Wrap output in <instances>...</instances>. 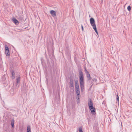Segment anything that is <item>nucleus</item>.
I'll return each instance as SVG.
<instances>
[{"label":"nucleus","instance_id":"21","mask_svg":"<svg viewBox=\"0 0 132 132\" xmlns=\"http://www.w3.org/2000/svg\"><path fill=\"white\" fill-rule=\"evenodd\" d=\"M79 132H83L82 129L81 128H80L79 129Z\"/></svg>","mask_w":132,"mask_h":132},{"label":"nucleus","instance_id":"8","mask_svg":"<svg viewBox=\"0 0 132 132\" xmlns=\"http://www.w3.org/2000/svg\"><path fill=\"white\" fill-rule=\"evenodd\" d=\"M27 132H31L30 127L29 125L27 126Z\"/></svg>","mask_w":132,"mask_h":132},{"label":"nucleus","instance_id":"7","mask_svg":"<svg viewBox=\"0 0 132 132\" xmlns=\"http://www.w3.org/2000/svg\"><path fill=\"white\" fill-rule=\"evenodd\" d=\"M13 22L16 24H19L18 21L15 18H14L13 19Z\"/></svg>","mask_w":132,"mask_h":132},{"label":"nucleus","instance_id":"18","mask_svg":"<svg viewBox=\"0 0 132 132\" xmlns=\"http://www.w3.org/2000/svg\"><path fill=\"white\" fill-rule=\"evenodd\" d=\"M84 69H85L84 71L85 72V73H88V72H88V71H87V70L86 69V67H84Z\"/></svg>","mask_w":132,"mask_h":132},{"label":"nucleus","instance_id":"2","mask_svg":"<svg viewBox=\"0 0 132 132\" xmlns=\"http://www.w3.org/2000/svg\"><path fill=\"white\" fill-rule=\"evenodd\" d=\"M88 104L89 108V109L92 112H95V109L93 106V103L90 98L88 99Z\"/></svg>","mask_w":132,"mask_h":132},{"label":"nucleus","instance_id":"1","mask_svg":"<svg viewBox=\"0 0 132 132\" xmlns=\"http://www.w3.org/2000/svg\"><path fill=\"white\" fill-rule=\"evenodd\" d=\"M79 82L81 90H83L84 88V77L81 71H79Z\"/></svg>","mask_w":132,"mask_h":132},{"label":"nucleus","instance_id":"4","mask_svg":"<svg viewBox=\"0 0 132 132\" xmlns=\"http://www.w3.org/2000/svg\"><path fill=\"white\" fill-rule=\"evenodd\" d=\"M50 13L52 16L54 17L56 15V12L55 11L53 10H51L50 11Z\"/></svg>","mask_w":132,"mask_h":132},{"label":"nucleus","instance_id":"23","mask_svg":"<svg viewBox=\"0 0 132 132\" xmlns=\"http://www.w3.org/2000/svg\"><path fill=\"white\" fill-rule=\"evenodd\" d=\"M81 27L82 30V31H83L84 30V28H83V26L82 25L81 26Z\"/></svg>","mask_w":132,"mask_h":132},{"label":"nucleus","instance_id":"14","mask_svg":"<svg viewBox=\"0 0 132 132\" xmlns=\"http://www.w3.org/2000/svg\"><path fill=\"white\" fill-rule=\"evenodd\" d=\"M75 86L79 85L78 81L77 80L75 81Z\"/></svg>","mask_w":132,"mask_h":132},{"label":"nucleus","instance_id":"3","mask_svg":"<svg viewBox=\"0 0 132 132\" xmlns=\"http://www.w3.org/2000/svg\"><path fill=\"white\" fill-rule=\"evenodd\" d=\"M90 23L93 27L96 26L95 23V20L93 18H91L90 19Z\"/></svg>","mask_w":132,"mask_h":132},{"label":"nucleus","instance_id":"10","mask_svg":"<svg viewBox=\"0 0 132 132\" xmlns=\"http://www.w3.org/2000/svg\"><path fill=\"white\" fill-rule=\"evenodd\" d=\"M76 94H77V95H79V94H80V92L79 91V89H76Z\"/></svg>","mask_w":132,"mask_h":132},{"label":"nucleus","instance_id":"20","mask_svg":"<svg viewBox=\"0 0 132 132\" xmlns=\"http://www.w3.org/2000/svg\"><path fill=\"white\" fill-rule=\"evenodd\" d=\"M80 95H77V100H79L80 97Z\"/></svg>","mask_w":132,"mask_h":132},{"label":"nucleus","instance_id":"15","mask_svg":"<svg viewBox=\"0 0 132 132\" xmlns=\"http://www.w3.org/2000/svg\"><path fill=\"white\" fill-rule=\"evenodd\" d=\"M5 51H9V48L7 45H5Z\"/></svg>","mask_w":132,"mask_h":132},{"label":"nucleus","instance_id":"17","mask_svg":"<svg viewBox=\"0 0 132 132\" xmlns=\"http://www.w3.org/2000/svg\"><path fill=\"white\" fill-rule=\"evenodd\" d=\"M127 9L128 11H130L131 10V8L130 6V5L128 6L127 7Z\"/></svg>","mask_w":132,"mask_h":132},{"label":"nucleus","instance_id":"24","mask_svg":"<svg viewBox=\"0 0 132 132\" xmlns=\"http://www.w3.org/2000/svg\"><path fill=\"white\" fill-rule=\"evenodd\" d=\"M77 102L78 104H79V100H77Z\"/></svg>","mask_w":132,"mask_h":132},{"label":"nucleus","instance_id":"5","mask_svg":"<svg viewBox=\"0 0 132 132\" xmlns=\"http://www.w3.org/2000/svg\"><path fill=\"white\" fill-rule=\"evenodd\" d=\"M20 77H18L16 80V87H18L19 86V83L20 82Z\"/></svg>","mask_w":132,"mask_h":132},{"label":"nucleus","instance_id":"13","mask_svg":"<svg viewBox=\"0 0 132 132\" xmlns=\"http://www.w3.org/2000/svg\"><path fill=\"white\" fill-rule=\"evenodd\" d=\"M12 77L13 78H14L15 76V74L14 71H12Z\"/></svg>","mask_w":132,"mask_h":132},{"label":"nucleus","instance_id":"16","mask_svg":"<svg viewBox=\"0 0 132 132\" xmlns=\"http://www.w3.org/2000/svg\"><path fill=\"white\" fill-rule=\"evenodd\" d=\"M116 100H117V101L118 102H119V96H118V95H116Z\"/></svg>","mask_w":132,"mask_h":132},{"label":"nucleus","instance_id":"11","mask_svg":"<svg viewBox=\"0 0 132 132\" xmlns=\"http://www.w3.org/2000/svg\"><path fill=\"white\" fill-rule=\"evenodd\" d=\"M93 28L94 30H95V32H96V33L98 35V32H97V28H96V26L94 27H93Z\"/></svg>","mask_w":132,"mask_h":132},{"label":"nucleus","instance_id":"12","mask_svg":"<svg viewBox=\"0 0 132 132\" xmlns=\"http://www.w3.org/2000/svg\"><path fill=\"white\" fill-rule=\"evenodd\" d=\"M14 125V121L12 120L11 122V125L13 128Z\"/></svg>","mask_w":132,"mask_h":132},{"label":"nucleus","instance_id":"22","mask_svg":"<svg viewBox=\"0 0 132 132\" xmlns=\"http://www.w3.org/2000/svg\"><path fill=\"white\" fill-rule=\"evenodd\" d=\"M73 82H70V86L72 87L73 86Z\"/></svg>","mask_w":132,"mask_h":132},{"label":"nucleus","instance_id":"19","mask_svg":"<svg viewBox=\"0 0 132 132\" xmlns=\"http://www.w3.org/2000/svg\"><path fill=\"white\" fill-rule=\"evenodd\" d=\"M75 86V89H79V85H77V86Z\"/></svg>","mask_w":132,"mask_h":132},{"label":"nucleus","instance_id":"9","mask_svg":"<svg viewBox=\"0 0 132 132\" xmlns=\"http://www.w3.org/2000/svg\"><path fill=\"white\" fill-rule=\"evenodd\" d=\"M5 53L6 56H9L10 55L9 51H5Z\"/></svg>","mask_w":132,"mask_h":132},{"label":"nucleus","instance_id":"6","mask_svg":"<svg viewBox=\"0 0 132 132\" xmlns=\"http://www.w3.org/2000/svg\"><path fill=\"white\" fill-rule=\"evenodd\" d=\"M86 74L87 76V79L88 80H89L90 79V76L89 73L88 72L86 73Z\"/></svg>","mask_w":132,"mask_h":132}]
</instances>
